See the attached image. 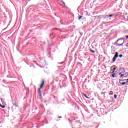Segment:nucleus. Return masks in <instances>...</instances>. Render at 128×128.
I'll list each match as a JSON object with an SVG mask.
<instances>
[{
    "label": "nucleus",
    "mask_w": 128,
    "mask_h": 128,
    "mask_svg": "<svg viewBox=\"0 0 128 128\" xmlns=\"http://www.w3.org/2000/svg\"><path fill=\"white\" fill-rule=\"evenodd\" d=\"M116 44L118 46H122L124 44V41L122 40H119L117 41Z\"/></svg>",
    "instance_id": "f257e3e1"
},
{
    "label": "nucleus",
    "mask_w": 128,
    "mask_h": 128,
    "mask_svg": "<svg viewBox=\"0 0 128 128\" xmlns=\"http://www.w3.org/2000/svg\"><path fill=\"white\" fill-rule=\"evenodd\" d=\"M118 58V52H117L112 59L113 62H114L116 60V58Z\"/></svg>",
    "instance_id": "f03ea898"
},
{
    "label": "nucleus",
    "mask_w": 128,
    "mask_h": 128,
    "mask_svg": "<svg viewBox=\"0 0 128 128\" xmlns=\"http://www.w3.org/2000/svg\"><path fill=\"white\" fill-rule=\"evenodd\" d=\"M44 82L42 81V84L40 86V88H39V90H42V88H44Z\"/></svg>",
    "instance_id": "7ed1b4c3"
},
{
    "label": "nucleus",
    "mask_w": 128,
    "mask_h": 128,
    "mask_svg": "<svg viewBox=\"0 0 128 128\" xmlns=\"http://www.w3.org/2000/svg\"><path fill=\"white\" fill-rule=\"evenodd\" d=\"M38 93L40 94V98H42V93L40 89H38Z\"/></svg>",
    "instance_id": "20e7f679"
},
{
    "label": "nucleus",
    "mask_w": 128,
    "mask_h": 128,
    "mask_svg": "<svg viewBox=\"0 0 128 128\" xmlns=\"http://www.w3.org/2000/svg\"><path fill=\"white\" fill-rule=\"evenodd\" d=\"M90 52H92V54H96V52L92 50H90Z\"/></svg>",
    "instance_id": "39448f33"
},
{
    "label": "nucleus",
    "mask_w": 128,
    "mask_h": 128,
    "mask_svg": "<svg viewBox=\"0 0 128 128\" xmlns=\"http://www.w3.org/2000/svg\"><path fill=\"white\" fill-rule=\"evenodd\" d=\"M110 96H114V92L112 91L110 92Z\"/></svg>",
    "instance_id": "423d86ee"
},
{
    "label": "nucleus",
    "mask_w": 128,
    "mask_h": 128,
    "mask_svg": "<svg viewBox=\"0 0 128 128\" xmlns=\"http://www.w3.org/2000/svg\"><path fill=\"white\" fill-rule=\"evenodd\" d=\"M83 95L86 98H88L90 99V98L88 97V96H86V95L84 94H83Z\"/></svg>",
    "instance_id": "0eeeda50"
},
{
    "label": "nucleus",
    "mask_w": 128,
    "mask_h": 128,
    "mask_svg": "<svg viewBox=\"0 0 128 128\" xmlns=\"http://www.w3.org/2000/svg\"><path fill=\"white\" fill-rule=\"evenodd\" d=\"M0 106L2 108H6V106H2V105L0 104Z\"/></svg>",
    "instance_id": "6e6552de"
},
{
    "label": "nucleus",
    "mask_w": 128,
    "mask_h": 128,
    "mask_svg": "<svg viewBox=\"0 0 128 128\" xmlns=\"http://www.w3.org/2000/svg\"><path fill=\"white\" fill-rule=\"evenodd\" d=\"M116 70V68H114L112 74H114Z\"/></svg>",
    "instance_id": "1a4fd4ad"
},
{
    "label": "nucleus",
    "mask_w": 128,
    "mask_h": 128,
    "mask_svg": "<svg viewBox=\"0 0 128 128\" xmlns=\"http://www.w3.org/2000/svg\"><path fill=\"white\" fill-rule=\"evenodd\" d=\"M61 2L64 4V6H66V2H64V1H61Z\"/></svg>",
    "instance_id": "9d476101"
},
{
    "label": "nucleus",
    "mask_w": 128,
    "mask_h": 128,
    "mask_svg": "<svg viewBox=\"0 0 128 128\" xmlns=\"http://www.w3.org/2000/svg\"><path fill=\"white\" fill-rule=\"evenodd\" d=\"M112 77H113V78H116V74H113L112 75Z\"/></svg>",
    "instance_id": "9b49d317"
},
{
    "label": "nucleus",
    "mask_w": 128,
    "mask_h": 128,
    "mask_svg": "<svg viewBox=\"0 0 128 128\" xmlns=\"http://www.w3.org/2000/svg\"><path fill=\"white\" fill-rule=\"evenodd\" d=\"M122 86H124V84H126V82H123L122 84Z\"/></svg>",
    "instance_id": "f8f14e48"
},
{
    "label": "nucleus",
    "mask_w": 128,
    "mask_h": 128,
    "mask_svg": "<svg viewBox=\"0 0 128 128\" xmlns=\"http://www.w3.org/2000/svg\"><path fill=\"white\" fill-rule=\"evenodd\" d=\"M82 16H80V17L78 18V20H82Z\"/></svg>",
    "instance_id": "ddd939ff"
},
{
    "label": "nucleus",
    "mask_w": 128,
    "mask_h": 128,
    "mask_svg": "<svg viewBox=\"0 0 128 128\" xmlns=\"http://www.w3.org/2000/svg\"><path fill=\"white\" fill-rule=\"evenodd\" d=\"M119 56L120 58H122V54L120 55Z\"/></svg>",
    "instance_id": "4468645a"
},
{
    "label": "nucleus",
    "mask_w": 128,
    "mask_h": 128,
    "mask_svg": "<svg viewBox=\"0 0 128 128\" xmlns=\"http://www.w3.org/2000/svg\"><path fill=\"white\" fill-rule=\"evenodd\" d=\"M114 98H118V96L114 95Z\"/></svg>",
    "instance_id": "2eb2a0df"
},
{
    "label": "nucleus",
    "mask_w": 128,
    "mask_h": 128,
    "mask_svg": "<svg viewBox=\"0 0 128 128\" xmlns=\"http://www.w3.org/2000/svg\"><path fill=\"white\" fill-rule=\"evenodd\" d=\"M123 76H124V74H122L120 78H122Z\"/></svg>",
    "instance_id": "dca6fc26"
},
{
    "label": "nucleus",
    "mask_w": 128,
    "mask_h": 128,
    "mask_svg": "<svg viewBox=\"0 0 128 128\" xmlns=\"http://www.w3.org/2000/svg\"><path fill=\"white\" fill-rule=\"evenodd\" d=\"M109 16L110 18H112V16H114V15H110Z\"/></svg>",
    "instance_id": "f3484780"
},
{
    "label": "nucleus",
    "mask_w": 128,
    "mask_h": 128,
    "mask_svg": "<svg viewBox=\"0 0 128 128\" xmlns=\"http://www.w3.org/2000/svg\"><path fill=\"white\" fill-rule=\"evenodd\" d=\"M126 40L128 39V36H126Z\"/></svg>",
    "instance_id": "a211bd4d"
},
{
    "label": "nucleus",
    "mask_w": 128,
    "mask_h": 128,
    "mask_svg": "<svg viewBox=\"0 0 128 128\" xmlns=\"http://www.w3.org/2000/svg\"><path fill=\"white\" fill-rule=\"evenodd\" d=\"M58 118H62V117L60 116V117H58Z\"/></svg>",
    "instance_id": "6ab92c4d"
},
{
    "label": "nucleus",
    "mask_w": 128,
    "mask_h": 128,
    "mask_svg": "<svg viewBox=\"0 0 128 128\" xmlns=\"http://www.w3.org/2000/svg\"><path fill=\"white\" fill-rule=\"evenodd\" d=\"M120 75L122 74V73H120Z\"/></svg>",
    "instance_id": "aec40b11"
},
{
    "label": "nucleus",
    "mask_w": 128,
    "mask_h": 128,
    "mask_svg": "<svg viewBox=\"0 0 128 128\" xmlns=\"http://www.w3.org/2000/svg\"><path fill=\"white\" fill-rule=\"evenodd\" d=\"M124 78H126V76H124Z\"/></svg>",
    "instance_id": "412c9836"
}]
</instances>
